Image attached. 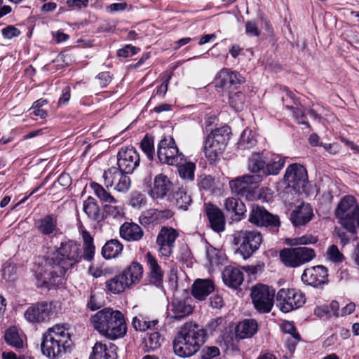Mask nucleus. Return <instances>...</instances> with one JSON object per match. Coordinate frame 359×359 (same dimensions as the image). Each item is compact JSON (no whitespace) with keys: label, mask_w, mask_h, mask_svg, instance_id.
<instances>
[{"label":"nucleus","mask_w":359,"mask_h":359,"mask_svg":"<svg viewBox=\"0 0 359 359\" xmlns=\"http://www.w3.org/2000/svg\"><path fill=\"white\" fill-rule=\"evenodd\" d=\"M245 98V95L241 92L229 93V104L237 111H241L243 109Z\"/></svg>","instance_id":"47"},{"label":"nucleus","mask_w":359,"mask_h":359,"mask_svg":"<svg viewBox=\"0 0 359 359\" xmlns=\"http://www.w3.org/2000/svg\"><path fill=\"white\" fill-rule=\"evenodd\" d=\"M118 311L109 307L97 311L90 318L93 328L104 336Z\"/></svg>","instance_id":"18"},{"label":"nucleus","mask_w":359,"mask_h":359,"mask_svg":"<svg viewBox=\"0 0 359 359\" xmlns=\"http://www.w3.org/2000/svg\"><path fill=\"white\" fill-rule=\"evenodd\" d=\"M225 148V147L212 140L206 138L204 152L210 163H215L219 159V156L223 153Z\"/></svg>","instance_id":"33"},{"label":"nucleus","mask_w":359,"mask_h":359,"mask_svg":"<svg viewBox=\"0 0 359 359\" xmlns=\"http://www.w3.org/2000/svg\"><path fill=\"white\" fill-rule=\"evenodd\" d=\"M172 215L170 210L149 209L140 215L139 221L142 226L151 227L171 218Z\"/></svg>","instance_id":"19"},{"label":"nucleus","mask_w":359,"mask_h":359,"mask_svg":"<svg viewBox=\"0 0 359 359\" xmlns=\"http://www.w3.org/2000/svg\"><path fill=\"white\" fill-rule=\"evenodd\" d=\"M46 104L47 101L46 100H38L34 103L30 110H32L34 115L45 118L47 116V112L41 109V107Z\"/></svg>","instance_id":"54"},{"label":"nucleus","mask_w":359,"mask_h":359,"mask_svg":"<svg viewBox=\"0 0 359 359\" xmlns=\"http://www.w3.org/2000/svg\"><path fill=\"white\" fill-rule=\"evenodd\" d=\"M257 140L251 130L245 129L242 133L238 147L241 150L249 149L256 145Z\"/></svg>","instance_id":"44"},{"label":"nucleus","mask_w":359,"mask_h":359,"mask_svg":"<svg viewBox=\"0 0 359 359\" xmlns=\"http://www.w3.org/2000/svg\"><path fill=\"white\" fill-rule=\"evenodd\" d=\"M248 220L257 226L279 227L280 225L278 216L271 214L259 205L252 206Z\"/></svg>","instance_id":"14"},{"label":"nucleus","mask_w":359,"mask_h":359,"mask_svg":"<svg viewBox=\"0 0 359 359\" xmlns=\"http://www.w3.org/2000/svg\"><path fill=\"white\" fill-rule=\"evenodd\" d=\"M52 313V304L41 302L32 304L25 312V319L32 323H40L49 319Z\"/></svg>","instance_id":"16"},{"label":"nucleus","mask_w":359,"mask_h":359,"mask_svg":"<svg viewBox=\"0 0 359 359\" xmlns=\"http://www.w3.org/2000/svg\"><path fill=\"white\" fill-rule=\"evenodd\" d=\"M262 243L261 233L256 230L236 231L233 234V243L237 247L236 252L244 259L250 257L260 247Z\"/></svg>","instance_id":"4"},{"label":"nucleus","mask_w":359,"mask_h":359,"mask_svg":"<svg viewBox=\"0 0 359 359\" xmlns=\"http://www.w3.org/2000/svg\"><path fill=\"white\" fill-rule=\"evenodd\" d=\"M139 50V48H136L131 45H126L124 48L118 50L117 54L119 57H128L136 54Z\"/></svg>","instance_id":"61"},{"label":"nucleus","mask_w":359,"mask_h":359,"mask_svg":"<svg viewBox=\"0 0 359 359\" xmlns=\"http://www.w3.org/2000/svg\"><path fill=\"white\" fill-rule=\"evenodd\" d=\"M250 297L259 313L271 312L274 304L275 290L266 285L257 284L251 287Z\"/></svg>","instance_id":"6"},{"label":"nucleus","mask_w":359,"mask_h":359,"mask_svg":"<svg viewBox=\"0 0 359 359\" xmlns=\"http://www.w3.org/2000/svg\"><path fill=\"white\" fill-rule=\"evenodd\" d=\"M224 205L226 210L236 216L238 220L243 218L246 212L245 204L238 198H227L224 201Z\"/></svg>","instance_id":"38"},{"label":"nucleus","mask_w":359,"mask_h":359,"mask_svg":"<svg viewBox=\"0 0 359 359\" xmlns=\"http://www.w3.org/2000/svg\"><path fill=\"white\" fill-rule=\"evenodd\" d=\"M158 323L157 320L152 321L142 320L137 317H134L132 322V325L137 331H145L146 330L155 326Z\"/></svg>","instance_id":"51"},{"label":"nucleus","mask_w":359,"mask_h":359,"mask_svg":"<svg viewBox=\"0 0 359 359\" xmlns=\"http://www.w3.org/2000/svg\"><path fill=\"white\" fill-rule=\"evenodd\" d=\"M283 330L285 332L290 334L294 339L299 340L300 336L296 332V328L292 323L289 322L284 323Z\"/></svg>","instance_id":"64"},{"label":"nucleus","mask_w":359,"mask_h":359,"mask_svg":"<svg viewBox=\"0 0 359 359\" xmlns=\"http://www.w3.org/2000/svg\"><path fill=\"white\" fill-rule=\"evenodd\" d=\"M91 187L97 197L103 203L109 204H116L118 203V201L100 184L93 182Z\"/></svg>","instance_id":"43"},{"label":"nucleus","mask_w":359,"mask_h":359,"mask_svg":"<svg viewBox=\"0 0 359 359\" xmlns=\"http://www.w3.org/2000/svg\"><path fill=\"white\" fill-rule=\"evenodd\" d=\"M206 341L205 331L198 325L186 323L172 342L174 353L181 358L195 355Z\"/></svg>","instance_id":"2"},{"label":"nucleus","mask_w":359,"mask_h":359,"mask_svg":"<svg viewBox=\"0 0 359 359\" xmlns=\"http://www.w3.org/2000/svg\"><path fill=\"white\" fill-rule=\"evenodd\" d=\"M314 314L320 318L329 320L332 318V313L327 306H317L314 310Z\"/></svg>","instance_id":"62"},{"label":"nucleus","mask_w":359,"mask_h":359,"mask_svg":"<svg viewBox=\"0 0 359 359\" xmlns=\"http://www.w3.org/2000/svg\"><path fill=\"white\" fill-rule=\"evenodd\" d=\"M243 81L244 79L238 72L224 68L219 72L216 86L230 93L231 90L236 88L237 85H240Z\"/></svg>","instance_id":"20"},{"label":"nucleus","mask_w":359,"mask_h":359,"mask_svg":"<svg viewBox=\"0 0 359 359\" xmlns=\"http://www.w3.org/2000/svg\"><path fill=\"white\" fill-rule=\"evenodd\" d=\"M145 259L149 269L148 276L149 282L157 287L162 286L164 273L156 259L150 252L146 253Z\"/></svg>","instance_id":"24"},{"label":"nucleus","mask_w":359,"mask_h":359,"mask_svg":"<svg viewBox=\"0 0 359 359\" xmlns=\"http://www.w3.org/2000/svg\"><path fill=\"white\" fill-rule=\"evenodd\" d=\"M205 213L208 219L210 228L217 233L224 231L226 220L223 212L212 203L205 204Z\"/></svg>","instance_id":"22"},{"label":"nucleus","mask_w":359,"mask_h":359,"mask_svg":"<svg viewBox=\"0 0 359 359\" xmlns=\"http://www.w3.org/2000/svg\"><path fill=\"white\" fill-rule=\"evenodd\" d=\"M17 266L11 262H6L2 269L3 278L8 282H13L17 279Z\"/></svg>","instance_id":"46"},{"label":"nucleus","mask_w":359,"mask_h":359,"mask_svg":"<svg viewBox=\"0 0 359 359\" xmlns=\"http://www.w3.org/2000/svg\"><path fill=\"white\" fill-rule=\"evenodd\" d=\"M83 210L89 219L93 221L99 222L102 217L100 212V208L95 198L89 196L83 201Z\"/></svg>","instance_id":"37"},{"label":"nucleus","mask_w":359,"mask_h":359,"mask_svg":"<svg viewBox=\"0 0 359 359\" xmlns=\"http://www.w3.org/2000/svg\"><path fill=\"white\" fill-rule=\"evenodd\" d=\"M20 31L14 26L9 25L2 29V35L6 39H12L18 36Z\"/></svg>","instance_id":"63"},{"label":"nucleus","mask_w":359,"mask_h":359,"mask_svg":"<svg viewBox=\"0 0 359 359\" xmlns=\"http://www.w3.org/2000/svg\"><path fill=\"white\" fill-rule=\"evenodd\" d=\"M313 215L311 207L309 204H302L292 212L290 219L294 226H298L311 221Z\"/></svg>","instance_id":"30"},{"label":"nucleus","mask_w":359,"mask_h":359,"mask_svg":"<svg viewBox=\"0 0 359 359\" xmlns=\"http://www.w3.org/2000/svg\"><path fill=\"white\" fill-rule=\"evenodd\" d=\"M4 339L8 345L16 349H21L24 346L22 337L20 334L15 327H11L6 330Z\"/></svg>","instance_id":"41"},{"label":"nucleus","mask_w":359,"mask_h":359,"mask_svg":"<svg viewBox=\"0 0 359 359\" xmlns=\"http://www.w3.org/2000/svg\"><path fill=\"white\" fill-rule=\"evenodd\" d=\"M220 354L217 346H205L201 351V359H212Z\"/></svg>","instance_id":"55"},{"label":"nucleus","mask_w":359,"mask_h":359,"mask_svg":"<svg viewBox=\"0 0 359 359\" xmlns=\"http://www.w3.org/2000/svg\"><path fill=\"white\" fill-rule=\"evenodd\" d=\"M258 330V324L254 319H245L240 322L236 327V336L239 339L252 337Z\"/></svg>","instance_id":"32"},{"label":"nucleus","mask_w":359,"mask_h":359,"mask_svg":"<svg viewBox=\"0 0 359 359\" xmlns=\"http://www.w3.org/2000/svg\"><path fill=\"white\" fill-rule=\"evenodd\" d=\"M277 305L280 310L288 313L301 307L306 301L304 294L295 289H280L276 295Z\"/></svg>","instance_id":"9"},{"label":"nucleus","mask_w":359,"mask_h":359,"mask_svg":"<svg viewBox=\"0 0 359 359\" xmlns=\"http://www.w3.org/2000/svg\"><path fill=\"white\" fill-rule=\"evenodd\" d=\"M318 241V238L311 234L304 235L300 237L287 239V244L294 245H305L309 244H314Z\"/></svg>","instance_id":"48"},{"label":"nucleus","mask_w":359,"mask_h":359,"mask_svg":"<svg viewBox=\"0 0 359 359\" xmlns=\"http://www.w3.org/2000/svg\"><path fill=\"white\" fill-rule=\"evenodd\" d=\"M128 173L118 167L112 166L104 170L102 178L107 189H113L118 192H127L131 184Z\"/></svg>","instance_id":"8"},{"label":"nucleus","mask_w":359,"mask_h":359,"mask_svg":"<svg viewBox=\"0 0 359 359\" xmlns=\"http://www.w3.org/2000/svg\"><path fill=\"white\" fill-rule=\"evenodd\" d=\"M327 268L318 265L306 269L302 275V280L307 285L318 287L327 283Z\"/></svg>","instance_id":"17"},{"label":"nucleus","mask_w":359,"mask_h":359,"mask_svg":"<svg viewBox=\"0 0 359 359\" xmlns=\"http://www.w3.org/2000/svg\"><path fill=\"white\" fill-rule=\"evenodd\" d=\"M172 187L173 184L170 179L161 173L154 177L149 194L153 199H163L171 192Z\"/></svg>","instance_id":"21"},{"label":"nucleus","mask_w":359,"mask_h":359,"mask_svg":"<svg viewBox=\"0 0 359 359\" xmlns=\"http://www.w3.org/2000/svg\"><path fill=\"white\" fill-rule=\"evenodd\" d=\"M70 346L69 333L63 325H57L43 334L41 351L48 358L54 359L65 353Z\"/></svg>","instance_id":"3"},{"label":"nucleus","mask_w":359,"mask_h":359,"mask_svg":"<svg viewBox=\"0 0 359 359\" xmlns=\"http://www.w3.org/2000/svg\"><path fill=\"white\" fill-rule=\"evenodd\" d=\"M327 255L329 259L334 262H341L344 259L343 255L339 252L336 245H332L329 247Z\"/></svg>","instance_id":"56"},{"label":"nucleus","mask_w":359,"mask_h":359,"mask_svg":"<svg viewBox=\"0 0 359 359\" xmlns=\"http://www.w3.org/2000/svg\"><path fill=\"white\" fill-rule=\"evenodd\" d=\"M285 159L278 154L271 155L270 159L266 160V165L263 175H276L282 170L285 165Z\"/></svg>","instance_id":"35"},{"label":"nucleus","mask_w":359,"mask_h":359,"mask_svg":"<svg viewBox=\"0 0 359 359\" xmlns=\"http://www.w3.org/2000/svg\"><path fill=\"white\" fill-rule=\"evenodd\" d=\"M116 346L112 343L107 346L102 342H96L89 359H116Z\"/></svg>","instance_id":"28"},{"label":"nucleus","mask_w":359,"mask_h":359,"mask_svg":"<svg viewBox=\"0 0 359 359\" xmlns=\"http://www.w3.org/2000/svg\"><path fill=\"white\" fill-rule=\"evenodd\" d=\"M127 333V325L123 314L118 311L115 315L111 324L109 325L108 330H106L104 337L115 340L123 337Z\"/></svg>","instance_id":"23"},{"label":"nucleus","mask_w":359,"mask_h":359,"mask_svg":"<svg viewBox=\"0 0 359 359\" xmlns=\"http://www.w3.org/2000/svg\"><path fill=\"white\" fill-rule=\"evenodd\" d=\"M359 211V205L351 196H344L338 203L334 215L344 229L348 231H354V217Z\"/></svg>","instance_id":"5"},{"label":"nucleus","mask_w":359,"mask_h":359,"mask_svg":"<svg viewBox=\"0 0 359 359\" xmlns=\"http://www.w3.org/2000/svg\"><path fill=\"white\" fill-rule=\"evenodd\" d=\"M81 233L83 241V254L76 242L71 240L62 242L56 253L47 257L36 273L37 287L48 289L58 287L63 283L66 272L79 262L82 257L87 261L93 259L95 252L93 238L85 229L81 230Z\"/></svg>","instance_id":"1"},{"label":"nucleus","mask_w":359,"mask_h":359,"mask_svg":"<svg viewBox=\"0 0 359 359\" xmlns=\"http://www.w3.org/2000/svg\"><path fill=\"white\" fill-rule=\"evenodd\" d=\"M127 278L124 274L120 273L114 278L105 282L106 289L113 294H120L123 292L126 287H129Z\"/></svg>","instance_id":"36"},{"label":"nucleus","mask_w":359,"mask_h":359,"mask_svg":"<svg viewBox=\"0 0 359 359\" xmlns=\"http://www.w3.org/2000/svg\"><path fill=\"white\" fill-rule=\"evenodd\" d=\"M287 108L292 111L293 116L299 123L309 126L304 112L300 108L287 106Z\"/></svg>","instance_id":"59"},{"label":"nucleus","mask_w":359,"mask_h":359,"mask_svg":"<svg viewBox=\"0 0 359 359\" xmlns=\"http://www.w3.org/2000/svg\"><path fill=\"white\" fill-rule=\"evenodd\" d=\"M190 298H174L170 304V314L175 319H182L193 311Z\"/></svg>","instance_id":"25"},{"label":"nucleus","mask_w":359,"mask_h":359,"mask_svg":"<svg viewBox=\"0 0 359 359\" xmlns=\"http://www.w3.org/2000/svg\"><path fill=\"white\" fill-rule=\"evenodd\" d=\"M163 337L158 332L150 333L147 339H145L146 346L149 350L154 351L161 346L163 341Z\"/></svg>","instance_id":"49"},{"label":"nucleus","mask_w":359,"mask_h":359,"mask_svg":"<svg viewBox=\"0 0 359 359\" xmlns=\"http://www.w3.org/2000/svg\"><path fill=\"white\" fill-rule=\"evenodd\" d=\"M266 159L262 152H254L248 161V169L252 173L262 172L264 170Z\"/></svg>","instance_id":"40"},{"label":"nucleus","mask_w":359,"mask_h":359,"mask_svg":"<svg viewBox=\"0 0 359 359\" xmlns=\"http://www.w3.org/2000/svg\"><path fill=\"white\" fill-rule=\"evenodd\" d=\"M284 180L288 187L296 193H301L308 183L307 171L301 164H291L285 170Z\"/></svg>","instance_id":"11"},{"label":"nucleus","mask_w":359,"mask_h":359,"mask_svg":"<svg viewBox=\"0 0 359 359\" xmlns=\"http://www.w3.org/2000/svg\"><path fill=\"white\" fill-rule=\"evenodd\" d=\"M157 156L163 163L170 165H179L184 156L179 152L178 148L172 137H164L158 145Z\"/></svg>","instance_id":"10"},{"label":"nucleus","mask_w":359,"mask_h":359,"mask_svg":"<svg viewBox=\"0 0 359 359\" xmlns=\"http://www.w3.org/2000/svg\"><path fill=\"white\" fill-rule=\"evenodd\" d=\"M37 231L44 236H50L58 231L57 217L54 214H49L40 218L35 222Z\"/></svg>","instance_id":"29"},{"label":"nucleus","mask_w":359,"mask_h":359,"mask_svg":"<svg viewBox=\"0 0 359 359\" xmlns=\"http://www.w3.org/2000/svg\"><path fill=\"white\" fill-rule=\"evenodd\" d=\"M145 203L144 196L138 192L134 191L131 194L130 204L133 208H140L142 204Z\"/></svg>","instance_id":"58"},{"label":"nucleus","mask_w":359,"mask_h":359,"mask_svg":"<svg viewBox=\"0 0 359 359\" xmlns=\"http://www.w3.org/2000/svg\"><path fill=\"white\" fill-rule=\"evenodd\" d=\"M140 162L139 153L133 147L121 148L117 154L118 168L128 174L133 173Z\"/></svg>","instance_id":"15"},{"label":"nucleus","mask_w":359,"mask_h":359,"mask_svg":"<svg viewBox=\"0 0 359 359\" xmlns=\"http://www.w3.org/2000/svg\"><path fill=\"white\" fill-rule=\"evenodd\" d=\"M215 290V284L212 279H196L191 287L192 295L198 300L203 301Z\"/></svg>","instance_id":"26"},{"label":"nucleus","mask_w":359,"mask_h":359,"mask_svg":"<svg viewBox=\"0 0 359 359\" xmlns=\"http://www.w3.org/2000/svg\"><path fill=\"white\" fill-rule=\"evenodd\" d=\"M245 33L250 36H259L260 31L255 21H247L245 23Z\"/></svg>","instance_id":"57"},{"label":"nucleus","mask_w":359,"mask_h":359,"mask_svg":"<svg viewBox=\"0 0 359 359\" xmlns=\"http://www.w3.org/2000/svg\"><path fill=\"white\" fill-rule=\"evenodd\" d=\"M174 198L175 200V205L178 209L187 210L188 207L191 205L192 200L191 196L189 195L184 190L180 189L176 191Z\"/></svg>","instance_id":"45"},{"label":"nucleus","mask_w":359,"mask_h":359,"mask_svg":"<svg viewBox=\"0 0 359 359\" xmlns=\"http://www.w3.org/2000/svg\"><path fill=\"white\" fill-rule=\"evenodd\" d=\"M125 275L126 279L129 286L133 283L139 282L142 277V266L137 262H133L127 269L122 271Z\"/></svg>","instance_id":"39"},{"label":"nucleus","mask_w":359,"mask_h":359,"mask_svg":"<svg viewBox=\"0 0 359 359\" xmlns=\"http://www.w3.org/2000/svg\"><path fill=\"white\" fill-rule=\"evenodd\" d=\"M226 320L225 318L218 317L209 322L208 329L211 333L215 332H223L226 327Z\"/></svg>","instance_id":"52"},{"label":"nucleus","mask_w":359,"mask_h":359,"mask_svg":"<svg viewBox=\"0 0 359 359\" xmlns=\"http://www.w3.org/2000/svg\"><path fill=\"white\" fill-rule=\"evenodd\" d=\"M261 180L259 175H245L231 180L229 187L233 193L243 197L250 198L254 193V189Z\"/></svg>","instance_id":"13"},{"label":"nucleus","mask_w":359,"mask_h":359,"mask_svg":"<svg viewBox=\"0 0 359 359\" xmlns=\"http://www.w3.org/2000/svg\"><path fill=\"white\" fill-rule=\"evenodd\" d=\"M179 236L177 229L170 226H163L156 236L158 251L161 256L169 257L174 251L175 241Z\"/></svg>","instance_id":"12"},{"label":"nucleus","mask_w":359,"mask_h":359,"mask_svg":"<svg viewBox=\"0 0 359 359\" xmlns=\"http://www.w3.org/2000/svg\"><path fill=\"white\" fill-rule=\"evenodd\" d=\"M231 128L227 126L215 129L207 138L220 144L226 147L230 138Z\"/></svg>","instance_id":"42"},{"label":"nucleus","mask_w":359,"mask_h":359,"mask_svg":"<svg viewBox=\"0 0 359 359\" xmlns=\"http://www.w3.org/2000/svg\"><path fill=\"white\" fill-rule=\"evenodd\" d=\"M279 257L285 266L294 268L311 262L316 252L308 247L288 248L280 250Z\"/></svg>","instance_id":"7"},{"label":"nucleus","mask_w":359,"mask_h":359,"mask_svg":"<svg viewBox=\"0 0 359 359\" xmlns=\"http://www.w3.org/2000/svg\"><path fill=\"white\" fill-rule=\"evenodd\" d=\"M120 236L128 242H137L144 236V231L140 226L134 222H126L119 229Z\"/></svg>","instance_id":"27"},{"label":"nucleus","mask_w":359,"mask_h":359,"mask_svg":"<svg viewBox=\"0 0 359 359\" xmlns=\"http://www.w3.org/2000/svg\"><path fill=\"white\" fill-rule=\"evenodd\" d=\"M111 79L112 77L108 72H101L96 77L97 83L101 88L107 86V85L111 83Z\"/></svg>","instance_id":"60"},{"label":"nucleus","mask_w":359,"mask_h":359,"mask_svg":"<svg viewBox=\"0 0 359 359\" xmlns=\"http://www.w3.org/2000/svg\"><path fill=\"white\" fill-rule=\"evenodd\" d=\"M123 245L118 239H111L102 248V255L105 259L116 258L123 252Z\"/></svg>","instance_id":"34"},{"label":"nucleus","mask_w":359,"mask_h":359,"mask_svg":"<svg viewBox=\"0 0 359 359\" xmlns=\"http://www.w3.org/2000/svg\"><path fill=\"white\" fill-rule=\"evenodd\" d=\"M196 165L193 163H187L179 166V175L182 179L193 180L194 178V170Z\"/></svg>","instance_id":"50"},{"label":"nucleus","mask_w":359,"mask_h":359,"mask_svg":"<svg viewBox=\"0 0 359 359\" xmlns=\"http://www.w3.org/2000/svg\"><path fill=\"white\" fill-rule=\"evenodd\" d=\"M140 147L149 160H152L154 154V142L147 136L141 142Z\"/></svg>","instance_id":"53"},{"label":"nucleus","mask_w":359,"mask_h":359,"mask_svg":"<svg viewBox=\"0 0 359 359\" xmlns=\"http://www.w3.org/2000/svg\"><path fill=\"white\" fill-rule=\"evenodd\" d=\"M224 283L232 288H238L243 281V273L238 268L226 266L222 272Z\"/></svg>","instance_id":"31"}]
</instances>
